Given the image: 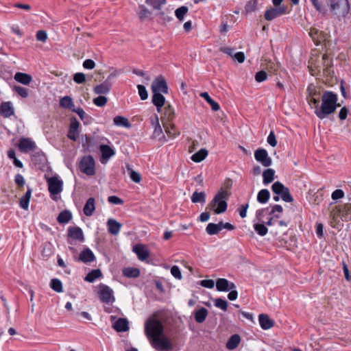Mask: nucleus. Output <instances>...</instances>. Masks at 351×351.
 Instances as JSON below:
<instances>
[{"instance_id": "nucleus-1", "label": "nucleus", "mask_w": 351, "mask_h": 351, "mask_svg": "<svg viewBox=\"0 0 351 351\" xmlns=\"http://www.w3.org/2000/svg\"><path fill=\"white\" fill-rule=\"evenodd\" d=\"M322 104L317 108L314 112L320 119L326 118L328 115L333 113L339 106L337 95L332 91H325L322 96Z\"/></svg>"}, {"instance_id": "nucleus-2", "label": "nucleus", "mask_w": 351, "mask_h": 351, "mask_svg": "<svg viewBox=\"0 0 351 351\" xmlns=\"http://www.w3.org/2000/svg\"><path fill=\"white\" fill-rule=\"evenodd\" d=\"M229 193L223 189L219 190L215 195L213 200L208 204L206 209L213 210L215 213L220 214L226 211Z\"/></svg>"}, {"instance_id": "nucleus-3", "label": "nucleus", "mask_w": 351, "mask_h": 351, "mask_svg": "<svg viewBox=\"0 0 351 351\" xmlns=\"http://www.w3.org/2000/svg\"><path fill=\"white\" fill-rule=\"evenodd\" d=\"M163 331L162 324L158 319H149L145 324V332L149 340L162 335Z\"/></svg>"}, {"instance_id": "nucleus-4", "label": "nucleus", "mask_w": 351, "mask_h": 351, "mask_svg": "<svg viewBox=\"0 0 351 351\" xmlns=\"http://www.w3.org/2000/svg\"><path fill=\"white\" fill-rule=\"evenodd\" d=\"M272 191L280 196V197L285 202H293V197L291 195L289 188L284 186L280 182L277 181L271 186Z\"/></svg>"}, {"instance_id": "nucleus-5", "label": "nucleus", "mask_w": 351, "mask_h": 351, "mask_svg": "<svg viewBox=\"0 0 351 351\" xmlns=\"http://www.w3.org/2000/svg\"><path fill=\"white\" fill-rule=\"evenodd\" d=\"M97 293L100 301L103 303L112 304L115 301L113 290L104 284L101 283L98 286Z\"/></svg>"}, {"instance_id": "nucleus-6", "label": "nucleus", "mask_w": 351, "mask_h": 351, "mask_svg": "<svg viewBox=\"0 0 351 351\" xmlns=\"http://www.w3.org/2000/svg\"><path fill=\"white\" fill-rule=\"evenodd\" d=\"M150 343L157 350H169L173 348L170 339L163 334L150 339Z\"/></svg>"}, {"instance_id": "nucleus-7", "label": "nucleus", "mask_w": 351, "mask_h": 351, "mask_svg": "<svg viewBox=\"0 0 351 351\" xmlns=\"http://www.w3.org/2000/svg\"><path fill=\"white\" fill-rule=\"evenodd\" d=\"M330 9L335 14L346 16L349 11L348 0H330Z\"/></svg>"}, {"instance_id": "nucleus-8", "label": "nucleus", "mask_w": 351, "mask_h": 351, "mask_svg": "<svg viewBox=\"0 0 351 351\" xmlns=\"http://www.w3.org/2000/svg\"><path fill=\"white\" fill-rule=\"evenodd\" d=\"M80 169L87 176H93L95 173V160L93 156L88 155L84 156L80 162Z\"/></svg>"}, {"instance_id": "nucleus-9", "label": "nucleus", "mask_w": 351, "mask_h": 351, "mask_svg": "<svg viewBox=\"0 0 351 351\" xmlns=\"http://www.w3.org/2000/svg\"><path fill=\"white\" fill-rule=\"evenodd\" d=\"M48 190L51 196L60 193L63 189V182L58 176H53L47 179Z\"/></svg>"}, {"instance_id": "nucleus-10", "label": "nucleus", "mask_w": 351, "mask_h": 351, "mask_svg": "<svg viewBox=\"0 0 351 351\" xmlns=\"http://www.w3.org/2000/svg\"><path fill=\"white\" fill-rule=\"evenodd\" d=\"M152 93H159L167 94L168 93V86L163 76L159 75L154 79L152 84Z\"/></svg>"}, {"instance_id": "nucleus-11", "label": "nucleus", "mask_w": 351, "mask_h": 351, "mask_svg": "<svg viewBox=\"0 0 351 351\" xmlns=\"http://www.w3.org/2000/svg\"><path fill=\"white\" fill-rule=\"evenodd\" d=\"M287 13V6L282 5L278 7L275 6V8H271L267 10L265 12V19L267 21H272L274 19L286 14Z\"/></svg>"}, {"instance_id": "nucleus-12", "label": "nucleus", "mask_w": 351, "mask_h": 351, "mask_svg": "<svg viewBox=\"0 0 351 351\" xmlns=\"http://www.w3.org/2000/svg\"><path fill=\"white\" fill-rule=\"evenodd\" d=\"M254 158L256 160L261 163L264 167H268L271 165L272 160L268 156V153L265 149H258L254 152Z\"/></svg>"}, {"instance_id": "nucleus-13", "label": "nucleus", "mask_w": 351, "mask_h": 351, "mask_svg": "<svg viewBox=\"0 0 351 351\" xmlns=\"http://www.w3.org/2000/svg\"><path fill=\"white\" fill-rule=\"evenodd\" d=\"M110 76L106 80L94 87L93 91L95 94L106 95L110 92L112 87V83L109 81Z\"/></svg>"}, {"instance_id": "nucleus-14", "label": "nucleus", "mask_w": 351, "mask_h": 351, "mask_svg": "<svg viewBox=\"0 0 351 351\" xmlns=\"http://www.w3.org/2000/svg\"><path fill=\"white\" fill-rule=\"evenodd\" d=\"M216 289L218 291H228L236 289V285L226 278H218L216 281Z\"/></svg>"}, {"instance_id": "nucleus-15", "label": "nucleus", "mask_w": 351, "mask_h": 351, "mask_svg": "<svg viewBox=\"0 0 351 351\" xmlns=\"http://www.w3.org/2000/svg\"><path fill=\"white\" fill-rule=\"evenodd\" d=\"M79 126L80 123L75 118H73L71 121L69 130L67 136L69 139L75 141L79 136Z\"/></svg>"}, {"instance_id": "nucleus-16", "label": "nucleus", "mask_w": 351, "mask_h": 351, "mask_svg": "<svg viewBox=\"0 0 351 351\" xmlns=\"http://www.w3.org/2000/svg\"><path fill=\"white\" fill-rule=\"evenodd\" d=\"M99 150L101 153V162H106L112 156L115 154L114 150L107 145H101Z\"/></svg>"}, {"instance_id": "nucleus-17", "label": "nucleus", "mask_w": 351, "mask_h": 351, "mask_svg": "<svg viewBox=\"0 0 351 351\" xmlns=\"http://www.w3.org/2000/svg\"><path fill=\"white\" fill-rule=\"evenodd\" d=\"M133 252L137 255L140 261H145L149 256V252L142 244H137L133 247Z\"/></svg>"}, {"instance_id": "nucleus-18", "label": "nucleus", "mask_w": 351, "mask_h": 351, "mask_svg": "<svg viewBox=\"0 0 351 351\" xmlns=\"http://www.w3.org/2000/svg\"><path fill=\"white\" fill-rule=\"evenodd\" d=\"M175 119V112L170 105L167 106L164 109V112L161 117L162 124L173 123Z\"/></svg>"}, {"instance_id": "nucleus-19", "label": "nucleus", "mask_w": 351, "mask_h": 351, "mask_svg": "<svg viewBox=\"0 0 351 351\" xmlns=\"http://www.w3.org/2000/svg\"><path fill=\"white\" fill-rule=\"evenodd\" d=\"M14 113L12 102H2L0 105V114L5 118H8Z\"/></svg>"}, {"instance_id": "nucleus-20", "label": "nucleus", "mask_w": 351, "mask_h": 351, "mask_svg": "<svg viewBox=\"0 0 351 351\" xmlns=\"http://www.w3.org/2000/svg\"><path fill=\"white\" fill-rule=\"evenodd\" d=\"M337 215H341L346 221L351 219V203L337 206Z\"/></svg>"}, {"instance_id": "nucleus-21", "label": "nucleus", "mask_w": 351, "mask_h": 351, "mask_svg": "<svg viewBox=\"0 0 351 351\" xmlns=\"http://www.w3.org/2000/svg\"><path fill=\"white\" fill-rule=\"evenodd\" d=\"M151 123L152 126L154 128L153 132V138H158L161 136V138L164 139L166 141L165 136L162 134V130L159 123L158 115H155L154 118L151 119Z\"/></svg>"}, {"instance_id": "nucleus-22", "label": "nucleus", "mask_w": 351, "mask_h": 351, "mask_svg": "<svg viewBox=\"0 0 351 351\" xmlns=\"http://www.w3.org/2000/svg\"><path fill=\"white\" fill-rule=\"evenodd\" d=\"M68 236L81 242L84 240L82 230L80 227H69L68 228Z\"/></svg>"}, {"instance_id": "nucleus-23", "label": "nucleus", "mask_w": 351, "mask_h": 351, "mask_svg": "<svg viewBox=\"0 0 351 351\" xmlns=\"http://www.w3.org/2000/svg\"><path fill=\"white\" fill-rule=\"evenodd\" d=\"M258 321L261 328L263 330L270 329L274 326V320L271 319L267 314H260Z\"/></svg>"}, {"instance_id": "nucleus-24", "label": "nucleus", "mask_w": 351, "mask_h": 351, "mask_svg": "<svg viewBox=\"0 0 351 351\" xmlns=\"http://www.w3.org/2000/svg\"><path fill=\"white\" fill-rule=\"evenodd\" d=\"M107 226L108 232L113 235L118 234L121 228V224L112 218L108 219Z\"/></svg>"}, {"instance_id": "nucleus-25", "label": "nucleus", "mask_w": 351, "mask_h": 351, "mask_svg": "<svg viewBox=\"0 0 351 351\" xmlns=\"http://www.w3.org/2000/svg\"><path fill=\"white\" fill-rule=\"evenodd\" d=\"M95 256L93 252L89 248L83 250L79 255V261L88 263L94 261Z\"/></svg>"}, {"instance_id": "nucleus-26", "label": "nucleus", "mask_w": 351, "mask_h": 351, "mask_svg": "<svg viewBox=\"0 0 351 351\" xmlns=\"http://www.w3.org/2000/svg\"><path fill=\"white\" fill-rule=\"evenodd\" d=\"M152 101L156 107L157 111L160 112L162 106L165 105V98L161 93H153Z\"/></svg>"}, {"instance_id": "nucleus-27", "label": "nucleus", "mask_w": 351, "mask_h": 351, "mask_svg": "<svg viewBox=\"0 0 351 351\" xmlns=\"http://www.w3.org/2000/svg\"><path fill=\"white\" fill-rule=\"evenodd\" d=\"M112 328L117 332H125L129 330V322L126 318H119L113 324Z\"/></svg>"}, {"instance_id": "nucleus-28", "label": "nucleus", "mask_w": 351, "mask_h": 351, "mask_svg": "<svg viewBox=\"0 0 351 351\" xmlns=\"http://www.w3.org/2000/svg\"><path fill=\"white\" fill-rule=\"evenodd\" d=\"M19 147L21 151L27 152L35 148V143L29 138H21L19 143Z\"/></svg>"}, {"instance_id": "nucleus-29", "label": "nucleus", "mask_w": 351, "mask_h": 351, "mask_svg": "<svg viewBox=\"0 0 351 351\" xmlns=\"http://www.w3.org/2000/svg\"><path fill=\"white\" fill-rule=\"evenodd\" d=\"M14 80L24 85H29L32 81V77L30 75L25 73L17 72L14 77Z\"/></svg>"}, {"instance_id": "nucleus-30", "label": "nucleus", "mask_w": 351, "mask_h": 351, "mask_svg": "<svg viewBox=\"0 0 351 351\" xmlns=\"http://www.w3.org/2000/svg\"><path fill=\"white\" fill-rule=\"evenodd\" d=\"M95 201L93 197H90L87 199L83 208L84 213L86 216L90 217L93 214L95 210Z\"/></svg>"}, {"instance_id": "nucleus-31", "label": "nucleus", "mask_w": 351, "mask_h": 351, "mask_svg": "<svg viewBox=\"0 0 351 351\" xmlns=\"http://www.w3.org/2000/svg\"><path fill=\"white\" fill-rule=\"evenodd\" d=\"M165 132L170 138H175L180 134V132L176 128L173 123L162 124Z\"/></svg>"}, {"instance_id": "nucleus-32", "label": "nucleus", "mask_w": 351, "mask_h": 351, "mask_svg": "<svg viewBox=\"0 0 351 351\" xmlns=\"http://www.w3.org/2000/svg\"><path fill=\"white\" fill-rule=\"evenodd\" d=\"M241 341V337L239 335H232L226 343V348L228 350H234L237 348Z\"/></svg>"}, {"instance_id": "nucleus-33", "label": "nucleus", "mask_w": 351, "mask_h": 351, "mask_svg": "<svg viewBox=\"0 0 351 351\" xmlns=\"http://www.w3.org/2000/svg\"><path fill=\"white\" fill-rule=\"evenodd\" d=\"M194 315L196 322L201 324L205 321L208 315V310L206 308L202 307L196 311Z\"/></svg>"}, {"instance_id": "nucleus-34", "label": "nucleus", "mask_w": 351, "mask_h": 351, "mask_svg": "<svg viewBox=\"0 0 351 351\" xmlns=\"http://www.w3.org/2000/svg\"><path fill=\"white\" fill-rule=\"evenodd\" d=\"M275 171L273 169H267L263 172V183L268 184L274 180Z\"/></svg>"}, {"instance_id": "nucleus-35", "label": "nucleus", "mask_w": 351, "mask_h": 351, "mask_svg": "<svg viewBox=\"0 0 351 351\" xmlns=\"http://www.w3.org/2000/svg\"><path fill=\"white\" fill-rule=\"evenodd\" d=\"M200 97L204 98L210 105L213 110L217 111L220 107L218 103L215 101L206 92H203L199 94Z\"/></svg>"}, {"instance_id": "nucleus-36", "label": "nucleus", "mask_w": 351, "mask_h": 351, "mask_svg": "<svg viewBox=\"0 0 351 351\" xmlns=\"http://www.w3.org/2000/svg\"><path fill=\"white\" fill-rule=\"evenodd\" d=\"M125 167L128 171L130 179L136 183H139L141 180V174L138 172L134 171L131 165L129 164H126Z\"/></svg>"}, {"instance_id": "nucleus-37", "label": "nucleus", "mask_w": 351, "mask_h": 351, "mask_svg": "<svg viewBox=\"0 0 351 351\" xmlns=\"http://www.w3.org/2000/svg\"><path fill=\"white\" fill-rule=\"evenodd\" d=\"M123 274L128 278H136L140 276V271L137 268L126 267L123 269Z\"/></svg>"}, {"instance_id": "nucleus-38", "label": "nucleus", "mask_w": 351, "mask_h": 351, "mask_svg": "<svg viewBox=\"0 0 351 351\" xmlns=\"http://www.w3.org/2000/svg\"><path fill=\"white\" fill-rule=\"evenodd\" d=\"M101 276L102 273L100 269H93L86 276L84 280L89 282H93L97 278H99Z\"/></svg>"}, {"instance_id": "nucleus-39", "label": "nucleus", "mask_w": 351, "mask_h": 351, "mask_svg": "<svg viewBox=\"0 0 351 351\" xmlns=\"http://www.w3.org/2000/svg\"><path fill=\"white\" fill-rule=\"evenodd\" d=\"M60 106L64 108H68L72 110L75 108L73 99L69 96H64L60 100Z\"/></svg>"}, {"instance_id": "nucleus-40", "label": "nucleus", "mask_w": 351, "mask_h": 351, "mask_svg": "<svg viewBox=\"0 0 351 351\" xmlns=\"http://www.w3.org/2000/svg\"><path fill=\"white\" fill-rule=\"evenodd\" d=\"M114 124L128 128L131 126L128 119L122 116H116L113 119Z\"/></svg>"}, {"instance_id": "nucleus-41", "label": "nucleus", "mask_w": 351, "mask_h": 351, "mask_svg": "<svg viewBox=\"0 0 351 351\" xmlns=\"http://www.w3.org/2000/svg\"><path fill=\"white\" fill-rule=\"evenodd\" d=\"M72 218L71 213L69 210L62 211L57 217V220L60 223H68Z\"/></svg>"}, {"instance_id": "nucleus-42", "label": "nucleus", "mask_w": 351, "mask_h": 351, "mask_svg": "<svg viewBox=\"0 0 351 351\" xmlns=\"http://www.w3.org/2000/svg\"><path fill=\"white\" fill-rule=\"evenodd\" d=\"M208 155V151L205 149H201L191 156V160L195 162L202 161Z\"/></svg>"}, {"instance_id": "nucleus-43", "label": "nucleus", "mask_w": 351, "mask_h": 351, "mask_svg": "<svg viewBox=\"0 0 351 351\" xmlns=\"http://www.w3.org/2000/svg\"><path fill=\"white\" fill-rule=\"evenodd\" d=\"M138 15L141 21H145L150 19L151 12L145 5H140Z\"/></svg>"}, {"instance_id": "nucleus-44", "label": "nucleus", "mask_w": 351, "mask_h": 351, "mask_svg": "<svg viewBox=\"0 0 351 351\" xmlns=\"http://www.w3.org/2000/svg\"><path fill=\"white\" fill-rule=\"evenodd\" d=\"M269 197V191L267 189H262L258 193L257 201L261 204H265L267 202Z\"/></svg>"}, {"instance_id": "nucleus-45", "label": "nucleus", "mask_w": 351, "mask_h": 351, "mask_svg": "<svg viewBox=\"0 0 351 351\" xmlns=\"http://www.w3.org/2000/svg\"><path fill=\"white\" fill-rule=\"evenodd\" d=\"M206 201V193L204 192L195 191L191 196L193 203H204Z\"/></svg>"}, {"instance_id": "nucleus-46", "label": "nucleus", "mask_w": 351, "mask_h": 351, "mask_svg": "<svg viewBox=\"0 0 351 351\" xmlns=\"http://www.w3.org/2000/svg\"><path fill=\"white\" fill-rule=\"evenodd\" d=\"M188 8L186 6H181L177 8L175 11V15L180 21H184V16L188 12Z\"/></svg>"}, {"instance_id": "nucleus-47", "label": "nucleus", "mask_w": 351, "mask_h": 351, "mask_svg": "<svg viewBox=\"0 0 351 351\" xmlns=\"http://www.w3.org/2000/svg\"><path fill=\"white\" fill-rule=\"evenodd\" d=\"M50 287L53 291L58 293H60L62 291V282L58 278H53L51 280Z\"/></svg>"}, {"instance_id": "nucleus-48", "label": "nucleus", "mask_w": 351, "mask_h": 351, "mask_svg": "<svg viewBox=\"0 0 351 351\" xmlns=\"http://www.w3.org/2000/svg\"><path fill=\"white\" fill-rule=\"evenodd\" d=\"M145 3L152 6L154 9L160 10L161 6L166 3V0H146Z\"/></svg>"}, {"instance_id": "nucleus-49", "label": "nucleus", "mask_w": 351, "mask_h": 351, "mask_svg": "<svg viewBox=\"0 0 351 351\" xmlns=\"http://www.w3.org/2000/svg\"><path fill=\"white\" fill-rule=\"evenodd\" d=\"M72 111L77 113V114L80 117L81 120L84 121V123H86L88 121V116L86 114L82 108L75 107L74 108H72Z\"/></svg>"}, {"instance_id": "nucleus-50", "label": "nucleus", "mask_w": 351, "mask_h": 351, "mask_svg": "<svg viewBox=\"0 0 351 351\" xmlns=\"http://www.w3.org/2000/svg\"><path fill=\"white\" fill-rule=\"evenodd\" d=\"M254 228L258 234L260 236H265L267 234L268 232L267 228L262 223H255L254 224Z\"/></svg>"}, {"instance_id": "nucleus-51", "label": "nucleus", "mask_w": 351, "mask_h": 351, "mask_svg": "<svg viewBox=\"0 0 351 351\" xmlns=\"http://www.w3.org/2000/svg\"><path fill=\"white\" fill-rule=\"evenodd\" d=\"M206 231L209 235L217 234L219 232L217 225L213 223H210L207 225Z\"/></svg>"}, {"instance_id": "nucleus-52", "label": "nucleus", "mask_w": 351, "mask_h": 351, "mask_svg": "<svg viewBox=\"0 0 351 351\" xmlns=\"http://www.w3.org/2000/svg\"><path fill=\"white\" fill-rule=\"evenodd\" d=\"M108 101V99L106 96L99 95V97L93 99V104L99 107L104 106Z\"/></svg>"}, {"instance_id": "nucleus-53", "label": "nucleus", "mask_w": 351, "mask_h": 351, "mask_svg": "<svg viewBox=\"0 0 351 351\" xmlns=\"http://www.w3.org/2000/svg\"><path fill=\"white\" fill-rule=\"evenodd\" d=\"M257 8V1L256 0H250L249 1L245 6V10L247 13H250L256 10Z\"/></svg>"}, {"instance_id": "nucleus-54", "label": "nucleus", "mask_w": 351, "mask_h": 351, "mask_svg": "<svg viewBox=\"0 0 351 351\" xmlns=\"http://www.w3.org/2000/svg\"><path fill=\"white\" fill-rule=\"evenodd\" d=\"M215 306L224 311H227L228 302L222 298H217L215 300Z\"/></svg>"}, {"instance_id": "nucleus-55", "label": "nucleus", "mask_w": 351, "mask_h": 351, "mask_svg": "<svg viewBox=\"0 0 351 351\" xmlns=\"http://www.w3.org/2000/svg\"><path fill=\"white\" fill-rule=\"evenodd\" d=\"M14 90L22 97L23 98H26L28 97L29 95V91H28V89L25 88V87H22V86H15L14 87Z\"/></svg>"}, {"instance_id": "nucleus-56", "label": "nucleus", "mask_w": 351, "mask_h": 351, "mask_svg": "<svg viewBox=\"0 0 351 351\" xmlns=\"http://www.w3.org/2000/svg\"><path fill=\"white\" fill-rule=\"evenodd\" d=\"M139 96L142 100H145L148 98V93L144 85L138 84L137 86Z\"/></svg>"}, {"instance_id": "nucleus-57", "label": "nucleus", "mask_w": 351, "mask_h": 351, "mask_svg": "<svg viewBox=\"0 0 351 351\" xmlns=\"http://www.w3.org/2000/svg\"><path fill=\"white\" fill-rule=\"evenodd\" d=\"M307 99L312 108L316 110L317 108H319V98L317 97H310L307 96Z\"/></svg>"}, {"instance_id": "nucleus-58", "label": "nucleus", "mask_w": 351, "mask_h": 351, "mask_svg": "<svg viewBox=\"0 0 351 351\" xmlns=\"http://www.w3.org/2000/svg\"><path fill=\"white\" fill-rule=\"evenodd\" d=\"M267 74L265 71H260L255 75V80L257 82H262L266 80Z\"/></svg>"}, {"instance_id": "nucleus-59", "label": "nucleus", "mask_w": 351, "mask_h": 351, "mask_svg": "<svg viewBox=\"0 0 351 351\" xmlns=\"http://www.w3.org/2000/svg\"><path fill=\"white\" fill-rule=\"evenodd\" d=\"M73 80L77 84H82L86 81V75L83 73H77L73 76Z\"/></svg>"}, {"instance_id": "nucleus-60", "label": "nucleus", "mask_w": 351, "mask_h": 351, "mask_svg": "<svg viewBox=\"0 0 351 351\" xmlns=\"http://www.w3.org/2000/svg\"><path fill=\"white\" fill-rule=\"evenodd\" d=\"M267 143L273 147H276L277 145V141L276 138V135L274 131H271L269 136H267Z\"/></svg>"}, {"instance_id": "nucleus-61", "label": "nucleus", "mask_w": 351, "mask_h": 351, "mask_svg": "<svg viewBox=\"0 0 351 351\" xmlns=\"http://www.w3.org/2000/svg\"><path fill=\"white\" fill-rule=\"evenodd\" d=\"M344 192L341 189H336L332 193L331 197L334 200L341 199L344 197Z\"/></svg>"}, {"instance_id": "nucleus-62", "label": "nucleus", "mask_w": 351, "mask_h": 351, "mask_svg": "<svg viewBox=\"0 0 351 351\" xmlns=\"http://www.w3.org/2000/svg\"><path fill=\"white\" fill-rule=\"evenodd\" d=\"M171 274L173 276H174L177 279H181L182 278V274L180 271V268L174 265L171 268Z\"/></svg>"}, {"instance_id": "nucleus-63", "label": "nucleus", "mask_w": 351, "mask_h": 351, "mask_svg": "<svg viewBox=\"0 0 351 351\" xmlns=\"http://www.w3.org/2000/svg\"><path fill=\"white\" fill-rule=\"evenodd\" d=\"M36 39L41 42H45L47 39V32L44 30H39L36 32Z\"/></svg>"}, {"instance_id": "nucleus-64", "label": "nucleus", "mask_w": 351, "mask_h": 351, "mask_svg": "<svg viewBox=\"0 0 351 351\" xmlns=\"http://www.w3.org/2000/svg\"><path fill=\"white\" fill-rule=\"evenodd\" d=\"M249 207V204H245L240 206L238 208L239 215L241 218H245L247 216V210Z\"/></svg>"}]
</instances>
